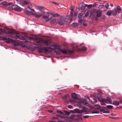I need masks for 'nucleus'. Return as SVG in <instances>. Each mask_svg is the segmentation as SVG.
I'll return each mask as SVG.
<instances>
[{"mask_svg":"<svg viewBox=\"0 0 122 122\" xmlns=\"http://www.w3.org/2000/svg\"><path fill=\"white\" fill-rule=\"evenodd\" d=\"M53 47L51 48V47H43L42 48H40L38 47H36L37 48L38 52H40L48 53L49 54L51 53L52 51L54 50L55 52V50L58 51V49H60L56 45H53L52 46Z\"/></svg>","mask_w":122,"mask_h":122,"instance_id":"obj_1","label":"nucleus"},{"mask_svg":"<svg viewBox=\"0 0 122 122\" xmlns=\"http://www.w3.org/2000/svg\"><path fill=\"white\" fill-rule=\"evenodd\" d=\"M58 51L55 50V52L57 54H59L61 52H62L64 54H70L73 53L74 51L73 50H68L67 51L65 49H58Z\"/></svg>","mask_w":122,"mask_h":122,"instance_id":"obj_2","label":"nucleus"},{"mask_svg":"<svg viewBox=\"0 0 122 122\" xmlns=\"http://www.w3.org/2000/svg\"><path fill=\"white\" fill-rule=\"evenodd\" d=\"M11 6H14L13 8L14 9L20 12L22 10V8H20V6H19L17 5H14L13 3L11 5Z\"/></svg>","mask_w":122,"mask_h":122,"instance_id":"obj_3","label":"nucleus"},{"mask_svg":"<svg viewBox=\"0 0 122 122\" xmlns=\"http://www.w3.org/2000/svg\"><path fill=\"white\" fill-rule=\"evenodd\" d=\"M71 97L75 99H79L80 97L79 95L76 94L75 93H73L71 95Z\"/></svg>","mask_w":122,"mask_h":122,"instance_id":"obj_4","label":"nucleus"},{"mask_svg":"<svg viewBox=\"0 0 122 122\" xmlns=\"http://www.w3.org/2000/svg\"><path fill=\"white\" fill-rule=\"evenodd\" d=\"M50 41L49 40H43L42 43V44L43 45L47 46L50 44Z\"/></svg>","mask_w":122,"mask_h":122,"instance_id":"obj_5","label":"nucleus"},{"mask_svg":"<svg viewBox=\"0 0 122 122\" xmlns=\"http://www.w3.org/2000/svg\"><path fill=\"white\" fill-rule=\"evenodd\" d=\"M1 4L3 6H7L9 5H11L12 4V3L11 2L7 3L6 1H4L1 2Z\"/></svg>","mask_w":122,"mask_h":122,"instance_id":"obj_6","label":"nucleus"},{"mask_svg":"<svg viewBox=\"0 0 122 122\" xmlns=\"http://www.w3.org/2000/svg\"><path fill=\"white\" fill-rule=\"evenodd\" d=\"M36 7L37 9L41 11V12L43 13L45 12V8L44 7L41 6H36Z\"/></svg>","mask_w":122,"mask_h":122,"instance_id":"obj_7","label":"nucleus"},{"mask_svg":"<svg viewBox=\"0 0 122 122\" xmlns=\"http://www.w3.org/2000/svg\"><path fill=\"white\" fill-rule=\"evenodd\" d=\"M102 15V13L100 11H98L97 12V15L95 17V19L97 20L98 18L101 17Z\"/></svg>","mask_w":122,"mask_h":122,"instance_id":"obj_8","label":"nucleus"},{"mask_svg":"<svg viewBox=\"0 0 122 122\" xmlns=\"http://www.w3.org/2000/svg\"><path fill=\"white\" fill-rule=\"evenodd\" d=\"M105 100L104 102L106 103L109 104L112 103V100L110 97H107V99H105Z\"/></svg>","mask_w":122,"mask_h":122,"instance_id":"obj_9","label":"nucleus"},{"mask_svg":"<svg viewBox=\"0 0 122 122\" xmlns=\"http://www.w3.org/2000/svg\"><path fill=\"white\" fill-rule=\"evenodd\" d=\"M42 15V14L41 13L37 12L36 13H34L33 15H34L36 18H39Z\"/></svg>","mask_w":122,"mask_h":122,"instance_id":"obj_10","label":"nucleus"},{"mask_svg":"<svg viewBox=\"0 0 122 122\" xmlns=\"http://www.w3.org/2000/svg\"><path fill=\"white\" fill-rule=\"evenodd\" d=\"M30 2L25 0L22 1V3H21V5L22 6H24L25 5H28L30 4Z\"/></svg>","mask_w":122,"mask_h":122,"instance_id":"obj_11","label":"nucleus"},{"mask_svg":"<svg viewBox=\"0 0 122 122\" xmlns=\"http://www.w3.org/2000/svg\"><path fill=\"white\" fill-rule=\"evenodd\" d=\"M79 102L80 103H83L84 104H85L86 103V100L85 99L83 98H81L79 100Z\"/></svg>","mask_w":122,"mask_h":122,"instance_id":"obj_12","label":"nucleus"},{"mask_svg":"<svg viewBox=\"0 0 122 122\" xmlns=\"http://www.w3.org/2000/svg\"><path fill=\"white\" fill-rule=\"evenodd\" d=\"M33 6L32 5H31L28 6L27 7V8L29 9L31 12H35V10L33 8Z\"/></svg>","mask_w":122,"mask_h":122,"instance_id":"obj_13","label":"nucleus"},{"mask_svg":"<svg viewBox=\"0 0 122 122\" xmlns=\"http://www.w3.org/2000/svg\"><path fill=\"white\" fill-rule=\"evenodd\" d=\"M35 39L36 42L38 43H42V41H43L42 39L37 38H36Z\"/></svg>","mask_w":122,"mask_h":122,"instance_id":"obj_14","label":"nucleus"},{"mask_svg":"<svg viewBox=\"0 0 122 122\" xmlns=\"http://www.w3.org/2000/svg\"><path fill=\"white\" fill-rule=\"evenodd\" d=\"M25 12L26 13L27 15H33V14H34V13L31 12V11H29L27 10H25Z\"/></svg>","mask_w":122,"mask_h":122,"instance_id":"obj_15","label":"nucleus"},{"mask_svg":"<svg viewBox=\"0 0 122 122\" xmlns=\"http://www.w3.org/2000/svg\"><path fill=\"white\" fill-rule=\"evenodd\" d=\"M97 98L100 102H104V101H105V100H106L105 99L102 98L101 96L100 97H98Z\"/></svg>","mask_w":122,"mask_h":122,"instance_id":"obj_16","label":"nucleus"},{"mask_svg":"<svg viewBox=\"0 0 122 122\" xmlns=\"http://www.w3.org/2000/svg\"><path fill=\"white\" fill-rule=\"evenodd\" d=\"M66 21L64 19H62L60 22L58 23L60 25H62L65 23Z\"/></svg>","mask_w":122,"mask_h":122,"instance_id":"obj_17","label":"nucleus"},{"mask_svg":"<svg viewBox=\"0 0 122 122\" xmlns=\"http://www.w3.org/2000/svg\"><path fill=\"white\" fill-rule=\"evenodd\" d=\"M70 97L69 95L68 94H66L65 95L64 97H62V98L65 100H66L67 99Z\"/></svg>","mask_w":122,"mask_h":122,"instance_id":"obj_18","label":"nucleus"},{"mask_svg":"<svg viewBox=\"0 0 122 122\" xmlns=\"http://www.w3.org/2000/svg\"><path fill=\"white\" fill-rule=\"evenodd\" d=\"M112 12V14L114 15H116L118 13V11L116 10H113Z\"/></svg>","mask_w":122,"mask_h":122,"instance_id":"obj_19","label":"nucleus"},{"mask_svg":"<svg viewBox=\"0 0 122 122\" xmlns=\"http://www.w3.org/2000/svg\"><path fill=\"white\" fill-rule=\"evenodd\" d=\"M113 105L116 106H118L119 104V102L116 101H113Z\"/></svg>","mask_w":122,"mask_h":122,"instance_id":"obj_20","label":"nucleus"},{"mask_svg":"<svg viewBox=\"0 0 122 122\" xmlns=\"http://www.w3.org/2000/svg\"><path fill=\"white\" fill-rule=\"evenodd\" d=\"M85 6L87 7L88 8L90 9L92 7H94V6L92 4H90L89 5H88L86 4L85 5Z\"/></svg>","mask_w":122,"mask_h":122,"instance_id":"obj_21","label":"nucleus"},{"mask_svg":"<svg viewBox=\"0 0 122 122\" xmlns=\"http://www.w3.org/2000/svg\"><path fill=\"white\" fill-rule=\"evenodd\" d=\"M117 9L118 10V13H120V11L121 10V7L119 5H118L117 7Z\"/></svg>","mask_w":122,"mask_h":122,"instance_id":"obj_22","label":"nucleus"},{"mask_svg":"<svg viewBox=\"0 0 122 122\" xmlns=\"http://www.w3.org/2000/svg\"><path fill=\"white\" fill-rule=\"evenodd\" d=\"M20 45V46L23 47H26V45L25 44H23L19 42V43L18 44V46Z\"/></svg>","mask_w":122,"mask_h":122,"instance_id":"obj_23","label":"nucleus"},{"mask_svg":"<svg viewBox=\"0 0 122 122\" xmlns=\"http://www.w3.org/2000/svg\"><path fill=\"white\" fill-rule=\"evenodd\" d=\"M112 10H108L107 12L106 15H110L111 14H112Z\"/></svg>","mask_w":122,"mask_h":122,"instance_id":"obj_24","label":"nucleus"},{"mask_svg":"<svg viewBox=\"0 0 122 122\" xmlns=\"http://www.w3.org/2000/svg\"><path fill=\"white\" fill-rule=\"evenodd\" d=\"M82 110H81V111L82 112H86V107L82 106Z\"/></svg>","mask_w":122,"mask_h":122,"instance_id":"obj_25","label":"nucleus"},{"mask_svg":"<svg viewBox=\"0 0 122 122\" xmlns=\"http://www.w3.org/2000/svg\"><path fill=\"white\" fill-rule=\"evenodd\" d=\"M56 19H52L50 21L51 23L52 24H54L56 22Z\"/></svg>","mask_w":122,"mask_h":122,"instance_id":"obj_26","label":"nucleus"},{"mask_svg":"<svg viewBox=\"0 0 122 122\" xmlns=\"http://www.w3.org/2000/svg\"><path fill=\"white\" fill-rule=\"evenodd\" d=\"M73 11H71V14L70 15V20H71L72 19V18L73 15Z\"/></svg>","mask_w":122,"mask_h":122,"instance_id":"obj_27","label":"nucleus"},{"mask_svg":"<svg viewBox=\"0 0 122 122\" xmlns=\"http://www.w3.org/2000/svg\"><path fill=\"white\" fill-rule=\"evenodd\" d=\"M49 17V15H43L42 16V18L44 19H48V18Z\"/></svg>","mask_w":122,"mask_h":122,"instance_id":"obj_28","label":"nucleus"},{"mask_svg":"<svg viewBox=\"0 0 122 122\" xmlns=\"http://www.w3.org/2000/svg\"><path fill=\"white\" fill-rule=\"evenodd\" d=\"M107 107L109 109H112L113 108V106L112 105H108L107 106Z\"/></svg>","mask_w":122,"mask_h":122,"instance_id":"obj_29","label":"nucleus"},{"mask_svg":"<svg viewBox=\"0 0 122 122\" xmlns=\"http://www.w3.org/2000/svg\"><path fill=\"white\" fill-rule=\"evenodd\" d=\"M52 15L54 17H56L59 16V15L58 13L52 14Z\"/></svg>","mask_w":122,"mask_h":122,"instance_id":"obj_30","label":"nucleus"},{"mask_svg":"<svg viewBox=\"0 0 122 122\" xmlns=\"http://www.w3.org/2000/svg\"><path fill=\"white\" fill-rule=\"evenodd\" d=\"M83 15L82 13H79L78 15V17L79 18H81Z\"/></svg>","mask_w":122,"mask_h":122,"instance_id":"obj_31","label":"nucleus"},{"mask_svg":"<svg viewBox=\"0 0 122 122\" xmlns=\"http://www.w3.org/2000/svg\"><path fill=\"white\" fill-rule=\"evenodd\" d=\"M87 48L85 47L84 46L81 49V50L82 51H86L87 50Z\"/></svg>","mask_w":122,"mask_h":122,"instance_id":"obj_32","label":"nucleus"},{"mask_svg":"<svg viewBox=\"0 0 122 122\" xmlns=\"http://www.w3.org/2000/svg\"><path fill=\"white\" fill-rule=\"evenodd\" d=\"M79 24L76 23H74L72 24L73 26H77L79 25Z\"/></svg>","mask_w":122,"mask_h":122,"instance_id":"obj_33","label":"nucleus"},{"mask_svg":"<svg viewBox=\"0 0 122 122\" xmlns=\"http://www.w3.org/2000/svg\"><path fill=\"white\" fill-rule=\"evenodd\" d=\"M19 39L20 40H21L24 41H23L24 42H27V41L26 40V39H25V38H24L22 37L21 38H19Z\"/></svg>","mask_w":122,"mask_h":122,"instance_id":"obj_34","label":"nucleus"},{"mask_svg":"<svg viewBox=\"0 0 122 122\" xmlns=\"http://www.w3.org/2000/svg\"><path fill=\"white\" fill-rule=\"evenodd\" d=\"M17 2H18L19 4L21 5V3H22V0H16Z\"/></svg>","mask_w":122,"mask_h":122,"instance_id":"obj_35","label":"nucleus"},{"mask_svg":"<svg viewBox=\"0 0 122 122\" xmlns=\"http://www.w3.org/2000/svg\"><path fill=\"white\" fill-rule=\"evenodd\" d=\"M109 6V5L108 3H107L105 5V7L107 9H108V8Z\"/></svg>","mask_w":122,"mask_h":122,"instance_id":"obj_36","label":"nucleus"},{"mask_svg":"<svg viewBox=\"0 0 122 122\" xmlns=\"http://www.w3.org/2000/svg\"><path fill=\"white\" fill-rule=\"evenodd\" d=\"M82 22V20L81 19H80L78 21L79 24H81Z\"/></svg>","mask_w":122,"mask_h":122,"instance_id":"obj_37","label":"nucleus"},{"mask_svg":"<svg viewBox=\"0 0 122 122\" xmlns=\"http://www.w3.org/2000/svg\"><path fill=\"white\" fill-rule=\"evenodd\" d=\"M101 105H102L104 106V105H106V104L104 103L105 102H101Z\"/></svg>","mask_w":122,"mask_h":122,"instance_id":"obj_38","label":"nucleus"},{"mask_svg":"<svg viewBox=\"0 0 122 122\" xmlns=\"http://www.w3.org/2000/svg\"><path fill=\"white\" fill-rule=\"evenodd\" d=\"M46 13L47 14H50V15H52V14H53L51 12V11H50L47 12H46Z\"/></svg>","mask_w":122,"mask_h":122,"instance_id":"obj_39","label":"nucleus"},{"mask_svg":"<svg viewBox=\"0 0 122 122\" xmlns=\"http://www.w3.org/2000/svg\"><path fill=\"white\" fill-rule=\"evenodd\" d=\"M74 9H75V7L73 5L71 7V11H73V10H74Z\"/></svg>","mask_w":122,"mask_h":122,"instance_id":"obj_40","label":"nucleus"},{"mask_svg":"<svg viewBox=\"0 0 122 122\" xmlns=\"http://www.w3.org/2000/svg\"><path fill=\"white\" fill-rule=\"evenodd\" d=\"M110 112L107 111H105V110L103 112V113H109Z\"/></svg>","mask_w":122,"mask_h":122,"instance_id":"obj_41","label":"nucleus"},{"mask_svg":"<svg viewBox=\"0 0 122 122\" xmlns=\"http://www.w3.org/2000/svg\"><path fill=\"white\" fill-rule=\"evenodd\" d=\"M74 111H75L77 113H79V112L78 110L77 109H76L74 110Z\"/></svg>","mask_w":122,"mask_h":122,"instance_id":"obj_42","label":"nucleus"},{"mask_svg":"<svg viewBox=\"0 0 122 122\" xmlns=\"http://www.w3.org/2000/svg\"><path fill=\"white\" fill-rule=\"evenodd\" d=\"M52 18L51 17H50L49 18H48V19H47L46 20V21H50V20H51L52 19Z\"/></svg>","mask_w":122,"mask_h":122,"instance_id":"obj_43","label":"nucleus"},{"mask_svg":"<svg viewBox=\"0 0 122 122\" xmlns=\"http://www.w3.org/2000/svg\"><path fill=\"white\" fill-rule=\"evenodd\" d=\"M68 107L69 108H70V109H72L73 108V107L71 105H68Z\"/></svg>","mask_w":122,"mask_h":122,"instance_id":"obj_44","label":"nucleus"},{"mask_svg":"<svg viewBox=\"0 0 122 122\" xmlns=\"http://www.w3.org/2000/svg\"><path fill=\"white\" fill-rule=\"evenodd\" d=\"M94 106L96 107H101V106L100 105H98L97 104H96Z\"/></svg>","mask_w":122,"mask_h":122,"instance_id":"obj_45","label":"nucleus"},{"mask_svg":"<svg viewBox=\"0 0 122 122\" xmlns=\"http://www.w3.org/2000/svg\"><path fill=\"white\" fill-rule=\"evenodd\" d=\"M89 117V116L86 115L83 116V118H88Z\"/></svg>","mask_w":122,"mask_h":122,"instance_id":"obj_46","label":"nucleus"},{"mask_svg":"<svg viewBox=\"0 0 122 122\" xmlns=\"http://www.w3.org/2000/svg\"><path fill=\"white\" fill-rule=\"evenodd\" d=\"M58 118L57 117H53L52 118V120H54L55 119H57V120H58Z\"/></svg>","mask_w":122,"mask_h":122,"instance_id":"obj_47","label":"nucleus"},{"mask_svg":"<svg viewBox=\"0 0 122 122\" xmlns=\"http://www.w3.org/2000/svg\"><path fill=\"white\" fill-rule=\"evenodd\" d=\"M92 113H98V111H94L92 112Z\"/></svg>","mask_w":122,"mask_h":122,"instance_id":"obj_48","label":"nucleus"},{"mask_svg":"<svg viewBox=\"0 0 122 122\" xmlns=\"http://www.w3.org/2000/svg\"><path fill=\"white\" fill-rule=\"evenodd\" d=\"M78 14V13L77 12H76L74 14V16L75 17H76L77 16Z\"/></svg>","mask_w":122,"mask_h":122,"instance_id":"obj_49","label":"nucleus"},{"mask_svg":"<svg viewBox=\"0 0 122 122\" xmlns=\"http://www.w3.org/2000/svg\"><path fill=\"white\" fill-rule=\"evenodd\" d=\"M70 101L71 102L73 103L75 102V101L73 99H71L70 100Z\"/></svg>","mask_w":122,"mask_h":122,"instance_id":"obj_50","label":"nucleus"},{"mask_svg":"<svg viewBox=\"0 0 122 122\" xmlns=\"http://www.w3.org/2000/svg\"><path fill=\"white\" fill-rule=\"evenodd\" d=\"M111 118L112 119H118V117H111Z\"/></svg>","mask_w":122,"mask_h":122,"instance_id":"obj_51","label":"nucleus"},{"mask_svg":"<svg viewBox=\"0 0 122 122\" xmlns=\"http://www.w3.org/2000/svg\"><path fill=\"white\" fill-rule=\"evenodd\" d=\"M101 108V107H97L96 108H95V109L96 110H98Z\"/></svg>","mask_w":122,"mask_h":122,"instance_id":"obj_52","label":"nucleus"},{"mask_svg":"<svg viewBox=\"0 0 122 122\" xmlns=\"http://www.w3.org/2000/svg\"><path fill=\"white\" fill-rule=\"evenodd\" d=\"M57 112H58L59 113H61V114H63V113L62 112H61L60 111H58Z\"/></svg>","mask_w":122,"mask_h":122,"instance_id":"obj_53","label":"nucleus"},{"mask_svg":"<svg viewBox=\"0 0 122 122\" xmlns=\"http://www.w3.org/2000/svg\"><path fill=\"white\" fill-rule=\"evenodd\" d=\"M19 38V36H16V37H15V39H17L18 38Z\"/></svg>","mask_w":122,"mask_h":122,"instance_id":"obj_54","label":"nucleus"},{"mask_svg":"<svg viewBox=\"0 0 122 122\" xmlns=\"http://www.w3.org/2000/svg\"><path fill=\"white\" fill-rule=\"evenodd\" d=\"M100 110V111L101 112H103L104 110L102 109H101Z\"/></svg>","mask_w":122,"mask_h":122,"instance_id":"obj_55","label":"nucleus"},{"mask_svg":"<svg viewBox=\"0 0 122 122\" xmlns=\"http://www.w3.org/2000/svg\"><path fill=\"white\" fill-rule=\"evenodd\" d=\"M110 115H111V116H116V114H111Z\"/></svg>","mask_w":122,"mask_h":122,"instance_id":"obj_56","label":"nucleus"},{"mask_svg":"<svg viewBox=\"0 0 122 122\" xmlns=\"http://www.w3.org/2000/svg\"><path fill=\"white\" fill-rule=\"evenodd\" d=\"M94 96V95H93L91 94L90 95V97H93Z\"/></svg>","mask_w":122,"mask_h":122,"instance_id":"obj_57","label":"nucleus"},{"mask_svg":"<svg viewBox=\"0 0 122 122\" xmlns=\"http://www.w3.org/2000/svg\"><path fill=\"white\" fill-rule=\"evenodd\" d=\"M60 117L61 118H64V117L61 116H60Z\"/></svg>","mask_w":122,"mask_h":122,"instance_id":"obj_58","label":"nucleus"},{"mask_svg":"<svg viewBox=\"0 0 122 122\" xmlns=\"http://www.w3.org/2000/svg\"><path fill=\"white\" fill-rule=\"evenodd\" d=\"M83 25H84V26H86L87 25V23H86L83 24Z\"/></svg>","mask_w":122,"mask_h":122,"instance_id":"obj_59","label":"nucleus"},{"mask_svg":"<svg viewBox=\"0 0 122 122\" xmlns=\"http://www.w3.org/2000/svg\"><path fill=\"white\" fill-rule=\"evenodd\" d=\"M49 112H52V110H50L48 111Z\"/></svg>","mask_w":122,"mask_h":122,"instance_id":"obj_60","label":"nucleus"},{"mask_svg":"<svg viewBox=\"0 0 122 122\" xmlns=\"http://www.w3.org/2000/svg\"><path fill=\"white\" fill-rule=\"evenodd\" d=\"M53 3H54V4H55L57 5H58V3H56L54 2H53Z\"/></svg>","mask_w":122,"mask_h":122,"instance_id":"obj_61","label":"nucleus"},{"mask_svg":"<svg viewBox=\"0 0 122 122\" xmlns=\"http://www.w3.org/2000/svg\"><path fill=\"white\" fill-rule=\"evenodd\" d=\"M110 5L112 7L113 6V5L112 4H110Z\"/></svg>","mask_w":122,"mask_h":122,"instance_id":"obj_62","label":"nucleus"},{"mask_svg":"<svg viewBox=\"0 0 122 122\" xmlns=\"http://www.w3.org/2000/svg\"><path fill=\"white\" fill-rule=\"evenodd\" d=\"M88 15V12H87L86 14H85V15L86 16H87V15Z\"/></svg>","mask_w":122,"mask_h":122,"instance_id":"obj_63","label":"nucleus"},{"mask_svg":"<svg viewBox=\"0 0 122 122\" xmlns=\"http://www.w3.org/2000/svg\"><path fill=\"white\" fill-rule=\"evenodd\" d=\"M95 102L96 103V102H97V100H95Z\"/></svg>","mask_w":122,"mask_h":122,"instance_id":"obj_64","label":"nucleus"}]
</instances>
